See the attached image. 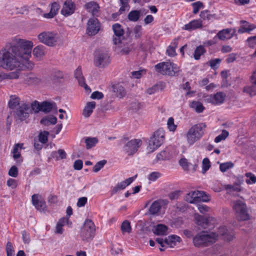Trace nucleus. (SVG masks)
Returning <instances> with one entry per match:
<instances>
[{"label":"nucleus","mask_w":256,"mask_h":256,"mask_svg":"<svg viewBox=\"0 0 256 256\" xmlns=\"http://www.w3.org/2000/svg\"><path fill=\"white\" fill-rule=\"evenodd\" d=\"M95 232L94 223L90 220H86L84 222L80 232V236L84 240H89L92 238Z\"/></svg>","instance_id":"11"},{"label":"nucleus","mask_w":256,"mask_h":256,"mask_svg":"<svg viewBox=\"0 0 256 256\" xmlns=\"http://www.w3.org/2000/svg\"><path fill=\"white\" fill-rule=\"evenodd\" d=\"M228 136L229 132L227 130H222V133L215 138L214 142L216 143H219L224 140Z\"/></svg>","instance_id":"43"},{"label":"nucleus","mask_w":256,"mask_h":256,"mask_svg":"<svg viewBox=\"0 0 256 256\" xmlns=\"http://www.w3.org/2000/svg\"><path fill=\"white\" fill-rule=\"evenodd\" d=\"M96 102L94 101L86 102L82 110V116L85 118H89L96 108Z\"/></svg>","instance_id":"25"},{"label":"nucleus","mask_w":256,"mask_h":256,"mask_svg":"<svg viewBox=\"0 0 256 256\" xmlns=\"http://www.w3.org/2000/svg\"><path fill=\"white\" fill-rule=\"evenodd\" d=\"M106 160H102L98 162L93 168V172H99L106 164Z\"/></svg>","instance_id":"55"},{"label":"nucleus","mask_w":256,"mask_h":256,"mask_svg":"<svg viewBox=\"0 0 256 256\" xmlns=\"http://www.w3.org/2000/svg\"><path fill=\"white\" fill-rule=\"evenodd\" d=\"M240 24V27L238 30V32L240 34L250 32L256 28V26L250 24L246 21H241Z\"/></svg>","instance_id":"27"},{"label":"nucleus","mask_w":256,"mask_h":256,"mask_svg":"<svg viewBox=\"0 0 256 256\" xmlns=\"http://www.w3.org/2000/svg\"><path fill=\"white\" fill-rule=\"evenodd\" d=\"M225 97L226 96L223 93L220 92L214 95L206 96L205 98V100L214 104H219L224 102Z\"/></svg>","instance_id":"18"},{"label":"nucleus","mask_w":256,"mask_h":256,"mask_svg":"<svg viewBox=\"0 0 256 256\" xmlns=\"http://www.w3.org/2000/svg\"><path fill=\"white\" fill-rule=\"evenodd\" d=\"M110 56L106 52H98L94 56V64L96 66L104 68L110 63Z\"/></svg>","instance_id":"13"},{"label":"nucleus","mask_w":256,"mask_h":256,"mask_svg":"<svg viewBox=\"0 0 256 256\" xmlns=\"http://www.w3.org/2000/svg\"><path fill=\"white\" fill-rule=\"evenodd\" d=\"M74 75L75 78L78 80L79 84L86 88L87 86L85 84L84 78L82 75L81 68H78L74 72Z\"/></svg>","instance_id":"32"},{"label":"nucleus","mask_w":256,"mask_h":256,"mask_svg":"<svg viewBox=\"0 0 256 256\" xmlns=\"http://www.w3.org/2000/svg\"><path fill=\"white\" fill-rule=\"evenodd\" d=\"M162 176V174L158 172H153L150 173L147 176L150 182H154Z\"/></svg>","instance_id":"47"},{"label":"nucleus","mask_w":256,"mask_h":256,"mask_svg":"<svg viewBox=\"0 0 256 256\" xmlns=\"http://www.w3.org/2000/svg\"><path fill=\"white\" fill-rule=\"evenodd\" d=\"M49 133L48 132L44 131L40 133L38 136V139L40 142L45 144L48 141V137Z\"/></svg>","instance_id":"56"},{"label":"nucleus","mask_w":256,"mask_h":256,"mask_svg":"<svg viewBox=\"0 0 256 256\" xmlns=\"http://www.w3.org/2000/svg\"><path fill=\"white\" fill-rule=\"evenodd\" d=\"M233 208L236 218L240 220H246L250 218V216L246 204L240 200L234 201Z\"/></svg>","instance_id":"7"},{"label":"nucleus","mask_w":256,"mask_h":256,"mask_svg":"<svg viewBox=\"0 0 256 256\" xmlns=\"http://www.w3.org/2000/svg\"><path fill=\"white\" fill-rule=\"evenodd\" d=\"M160 208V203L157 201H155L150 206L149 211L150 214H155L159 212Z\"/></svg>","instance_id":"51"},{"label":"nucleus","mask_w":256,"mask_h":256,"mask_svg":"<svg viewBox=\"0 0 256 256\" xmlns=\"http://www.w3.org/2000/svg\"><path fill=\"white\" fill-rule=\"evenodd\" d=\"M210 162L207 158H204L202 161V172L205 174L210 167Z\"/></svg>","instance_id":"50"},{"label":"nucleus","mask_w":256,"mask_h":256,"mask_svg":"<svg viewBox=\"0 0 256 256\" xmlns=\"http://www.w3.org/2000/svg\"><path fill=\"white\" fill-rule=\"evenodd\" d=\"M113 32L116 36L115 38H121L124 34V30L122 26L118 24H115L112 26Z\"/></svg>","instance_id":"39"},{"label":"nucleus","mask_w":256,"mask_h":256,"mask_svg":"<svg viewBox=\"0 0 256 256\" xmlns=\"http://www.w3.org/2000/svg\"><path fill=\"white\" fill-rule=\"evenodd\" d=\"M56 122V118L52 116H48L44 117L40 120V123L45 126L49 125L50 124H54Z\"/></svg>","instance_id":"35"},{"label":"nucleus","mask_w":256,"mask_h":256,"mask_svg":"<svg viewBox=\"0 0 256 256\" xmlns=\"http://www.w3.org/2000/svg\"><path fill=\"white\" fill-rule=\"evenodd\" d=\"M140 17V12L138 10L131 11L128 15V18L132 22H136L138 20Z\"/></svg>","instance_id":"46"},{"label":"nucleus","mask_w":256,"mask_h":256,"mask_svg":"<svg viewBox=\"0 0 256 256\" xmlns=\"http://www.w3.org/2000/svg\"><path fill=\"white\" fill-rule=\"evenodd\" d=\"M6 185L10 189L14 190L18 187V184L17 180L9 178L6 181Z\"/></svg>","instance_id":"53"},{"label":"nucleus","mask_w":256,"mask_h":256,"mask_svg":"<svg viewBox=\"0 0 256 256\" xmlns=\"http://www.w3.org/2000/svg\"><path fill=\"white\" fill-rule=\"evenodd\" d=\"M22 149H24L23 144H18L14 146L12 156L17 162L20 163L22 161L20 158V152Z\"/></svg>","instance_id":"24"},{"label":"nucleus","mask_w":256,"mask_h":256,"mask_svg":"<svg viewBox=\"0 0 256 256\" xmlns=\"http://www.w3.org/2000/svg\"><path fill=\"white\" fill-rule=\"evenodd\" d=\"M104 97V94L102 92L96 91L92 92L91 94L90 98L92 99L100 100Z\"/></svg>","instance_id":"62"},{"label":"nucleus","mask_w":256,"mask_h":256,"mask_svg":"<svg viewBox=\"0 0 256 256\" xmlns=\"http://www.w3.org/2000/svg\"><path fill=\"white\" fill-rule=\"evenodd\" d=\"M168 226L163 224H158L155 226L152 229V232L155 234L160 236L166 234L168 232Z\"/></svg>","instance_id":"29"},{"label":"nucleus","mask_w":256,"mask_h":256,"mask_svg":"<svg viewBox=\"0 0 256 256\" xmlns=\"http://www.w3.org/2000/svg\"><path fill=\"white\" fill-rule=\"evenodd\" d=\"M136 178V176L134 177H130L118 184L112 189L113 193H116L118 190L124 189L133 182Z\"/></svg>","instance_id":"21"},{"label":"nucleus","mask_w":256,"mask_h":256,"mask_svg":"<svg viewBox=\"0 0 256 256\" xmlns=\"http://www.w3.org/2000/svg\"><path fill=\"white\" fill-rule=\"evenodd\" d=\"M31 111L33 110L35 112H38L41 110V104L38 103V102H34L31 104V108H30Z\"/></svg>","instance_id":"57"},{"label":"nucleus","mask_w":256,"mask_h":256,"mask_svg":"<svg viewBox=\"0 0 256 256\" xmlns=\"http://www.w3.org/2000/svg\"><path fill=\"white\" fill-rule=\"evenodd\" d=\"M206 52L204 46H200L196 48L194 54V58L196 60L200 59V56Z\"/></svg>","instance_id":"40"},{"label":"nucleus","mask_w":256,"mask_h":256,"mask_svg":"<svg viewBox=\"0 0 256 256\" xmlns=\"http://www.w3.org/2000/svg\"><path fill=\"white\" fill-rule=\"evenodd\" d=\"M76 10L74 3L72 0H66L61 10V14L64 16H68L73 14Z\"/></svg>","instance_id":"17"},{"label":"nucleus","mask_w":256,"mask_h":256,"mask_svg":"<svg viewBox=\"0 0 256 256\" xmlns=\"http://www.w3.org/2000/svg\"><path fill=\"white\" fill-rule=\"evenodd\" d=\"M227 232L226 228L223 226L220 227L216 232H204L207 246L215 242L220 236H222L226 240H231L234 236Z\"/></svg>","instance_id":"5"},{"label":"nucleus","mask_w":256,"mask_h":256,"mask_svg":"<svg viewBox=\"0 0 256 256\" xmlns=\"http://www.w3.org/2000/svg\"><path fill=\"white\" fill-rule=\"evenodd\" d=\"M141 144L140 140H132L126 144L124 150L128 155H132L137 151Z\"/></svg>","instance_id":"16"},{"label":"nucleus","mask_w":256,"mask_h":256,"mask_svg":"<svg viewBox=\"0 0 256 256\" xmlns=\"http://www.w3.org/2000/svg\"><path fill=\"white\" fill-rule=\"evenodd\" d=\"M156 242L162 248L160 250L162 251L164 250L162 248L170 247L172 248L176 246L181 242V238L176 235L172 234L168 236L164 240L161 238H158L156 239Z\"/></svg>","instance_id":"12"},{"label":"nucleus","mask_w":256,"mask_h":256,"mask_svg":"<svg viewBox=\"0 0 256 256\" xmlns=\"http://www.w3.org/2000/svg\"><path fill=\"white\" fill-rule=\"evenodd\" d=\"M221 60L219 58L210 60L208 62V64L212 68L215 69L218 68Z\"/></svg>","instance_id":"60"},{"label":"nucleus","mask_w":256,"mask_h":256,"mask_svg":"<svg viewBox=\"0 0 256 256\" xmlns=\"http://www.w3.org/2000/svg\"><path fill=\"white\" fill-rule=\"evenodd\" d=\"M34 46L32 41L18 38H14L6 44L0 50V66L7 70H16V71L0 72V82L16 79L20 76V70L34 68V63L30 60Z\"/></svg>","instance_id":"1"},{"label":"nucleus","mask_w":256,"mask_h":256,"mask_svg":"<svg viewBox=\"0 0 256 256\" xmlns=\"http://www.w3.org/2000/svg\"><path fill=\"white\" fill-rule=\"evenodd\" d=\"M8 175L13 178H16L18 176V169L16 166H12L8 171Z\"/></svg>","instance_id":"59"},{"label":"nucleus","mask_w":256,"mask_h":256,"mask_svg":"<svg viewBox=\"0 0 256 256\" xmlns=\"http://www.w3.org/2000/svg\"><path fill=\"white\" fill-rule=\"evenodd\" d=\"M68 218H60L56 224V226L55 232L58 234H62L64 231L63 226L68 224Z\"/></svg>","instance_id":"30"},{"label":"nucleus","mask_w":256,"mask_h":256,"mask_svg":"<svg viewBox=\"0 0 256 256\" xmlns=\"http://www.w3.org/2000/svg\"><path fill=\"white\" fill-rule=\"evenodd\" d=\"M246 182L249 185L256 183V176L252 172H246L244 174Z\"/></svg>","instance_id":"41"},{"label":"nucleus","mask_w":256,"mask_h":256,"mask_svg":"<svg viewBox=\"0 0 256 256\" xmlns=\"http://www.w3.org/2000/svg\"><path fill=\"white\" fill-rule=\"evenodd\" d=\"M8 105L12 109L16 108L20 106L16 114L21 120L27 118L31 112L30 105L21 101L20 98L16 96H10Z\"/></svg>","instance_id":"3"},{"label":"nucleus","mask_w":256,"mask_h":256,"mask_svg":"<svg viewBox=\"0 0 256 256\" xmlns=\"http://www.w3.org/2000/svg\"><path fill=\"white\" fill-rule=\"evenodd\" d=\"M60 8V4L57 2H52L50 4V11L48 13L44 14L43 16L46 18H52L58 13Z\"/></svg>","instance_id":"22"},{"label":"nucleus","mask_w":256,"mask_h":256,"mask_svg":"<svg viewBox=\"0 0 256 256\" xmlns=\"http://www.w3.org/2000/svg\"><path fill=\"white\" fill-rule=\"evenodd\" d=\"M88 201V198L86 197H82L78 199L77 202V206L79 208L84 206Z\"/></svg>","instance_id":"63"},{"label":"nucleus","mask_w":256,"mask_h":256,"mask_svg":"<svg viewBox=\"0 0 256 256\" xmlns=\"http://www.w3.org/2000/svg\"><path fill=\"white\" fill-rule=\"evenodd\" d=\"M202 22L200 20H194L184 25V28L187 30H192L202 27Z\"/></svg>","instance_id":"28"},{"label":"nucleus","mask_w":256,"mask_h":256,"mask_svg":"<svg viewBox=\"0 0 256 256\" xmlns=\"http://www.w3.org/2000/svg\"><path fill=\"white\" fill-rule=\"evenodd\" d=\"M86 9L94 16L98 14L100 8L98 4L95 2L92 1L85 4Z\"/></svg>","instance_id":"23"},{"label":"nucleus","mask_w":256,"mask_h":256,"mask_svg":"<svg viewBox=\"0 0 256 256\" xmlns=\"http://www.w3.org/2000/svg\"><path fill=\"white\" fill-rule=\"evenodd\" d=\"M185 200L190 204H196L200 202H208L210 198V196L202 191L192 190L186 194Z\"/></svg>","instance_id":"8"},{"label":"nucleus","mask_w":256,"mask_h":256,"mask_svg":"<svg viewBox=\"0 0 256 256\" xmlns=\"http://www.w3.org/2000/svg\"><path fill=\"white\" fill-rule=\"evenodd\" d=\"M242 92L244 94L253 96L256 94V90L254 86L251 85L246 86L244 87Z\"/></svg>","instance_id":"42"},{"label":"nucleus","mask_w":256,"mask_h":256,"mask_svg":"<svg viewBox=\"0 0 256 256\" xmlns=\"http://www.w3.org/2000/svg\"><path fill=\"white\" fill-rule=\"evenodd\" d=\"M190 106L198 113L202 112L204 108L202 104L197 101H193L191 102L190 104Z\"/></svg>","instance_id":"37"},{"label":"nucleus","mask_w":256,"mask_h":256,"mask_svg":"<svg viewBox=\"0 0 256 256\" xmlns=\"http://www.w3.org/2000/svg\"><path fill=\"white\" fill-rule=\"evenodd\" d=\"M198 208L200 212L202 214H204L208 212L210 210V208L206 206V205L204 204H199L198 206Z\"/></svg>","instance_id":"61"},{"label":"nucleus","mask_w":256,"mask_h":256,"mask_svg":"<svg viewBox=\"0 0 256 256\" xmlns=\"http://www.w3.org/2000/svg\"><path fill=\"white\" fill-rule=\"evenodd\" d=\"M34 56L38 60H42L46 54V48L42 45H38L32 50Z\"/></svg>","instance_id":"20"},{"label":"nucleus","mask_w":256,"mask_h":256,"mask_svg":"<svg viewBox=\"0 0 256 256\" xmlns=\"http://www.w3.org/2000/svg\"><path fill=\"white\" fill-rule=\"evenodd\" d=\"M193 242L196 246H207L206 238L204 236V232L196 236L193 240Z\"/></svg>","instance_id":"31"},{"label":"nucleus","mask_w":256,"mask_h":256,"mask_svg":"<svg viewBox=\"0 0 256 256\" xmlns=\"http://www.w3.org/2000/svg\"><path fill=\"white\" fill-rule=\"evenodd\" d=\"M83 166V162L82 160H76L74 164V169L76 170H80Z\"/></svg>","instance_id":"64"},{"label":"nucleus","mask_w":256,"mask_h":256,"mask_svg":"<svg viewBox=\"0 0 256 256\" xmlns=\"http://www.w3.org/2000/svg\"><path fill=\"white\" fill-rule=\"evenodd\" d=\"M37 38L40 42L49 47H54L60 42V35L54 31H43L38 34Z\"/></svg>","instance_id":"4"},{"label":"nucleus","mask_w":256,"mask_h":256,"mask_svg":"<svg viewBox=\"0 0 256 256\" xmlns=\"http://www.w3.org/2000/svg\"><path fill=\"white\" fill-rule=\"evenodd\" d=\"M100 29V24L96 18H92L88 20L87 25L86 32L90 36L96 34Z\"/></svg>","instance_id":"14"},{"label":"nucleus","mask_w":256,"mask_h":256,"mask_svg":"<svg viewBox=\"0 0 256 256\" xmlns=\"http://www.w3.org/2000/svg\"><path fill=\"white\" fill-rule=\"evenodd\" d=\"M234 166V164L230 162L220 163V169L222 172H224L229 169L232 168Z\"/></svg>","instance_id":"48"},{"label":"nucleus","mask_w":256,"mask_h":256,"mask_svg":"<svg viewBox=\"0 0 256 256\" xmlns=\"http://www.w3.org/2000/svg\"><path fill=\"white\" fill-rule=\"evenodd\" d=\"M200 16L204 20H211L214 18V15L211 14L210 12L206 10L201 12Z\"/></svg>","instance_id":"52"},{"label":"nucleus","mask_w":256,"mask_h":256,"mask_svg":"<svg viewBox=\"0 0 256 256\" xmlns=\"http://www.w3.org/2000/svg\"><path fill=\"white\" fill-rule=\"evenodd\" d=\"M235 29L227 28L219 32L216 36L220 40H224L231 38L236 33Z\"/></svg>","instance_id":"19"},{"label":"nucleus","mask_w":256,"mask_h":256,"mask_svg":"<svg viewBox=\"0 0 256 256\" xmlns=\"http://www.w3.org/2000/svg\"><path fill=\"white\" fill-rule=\"evenodd\" d=\"M155 68L158 72L162 74H172L178 71V66L170 62L159 63L155 66Z\"/></svg>","instance_id":"10"},{"label":"nucleus","mask_w":256,"mask_h":256,"mask_svg":"<svg viewBox=\"0 0 256 256\" xmlns=\"http://www.w3.org/2000/svg\"><path fill=\"white\" fill-rule=\"evenodd\" d=\"M171 157V155L170 153L166 151L163 150L159 152L156 157V160H164L170 158Z\"/></svg>","instance_id":"44"},{"label":"nucleus","mask_w":256,"mask_h":256,"mask_svg":"<svg viewBox=\"0 0 256 256\" xmlns=\"http://www.w3.org/2000/svg\"><path fill=\"white\" fill-rule=\"evenodd\" d=\"M167 128L169 132H174L178 128V124L175 123L174 120L172 117H170L166 122Z\"/></svg>","instance_id":"36"},{"label":"nucleus","mask_w":256,"mask_h":256,"mask_svg":"<svg viewBox=\"0 0 256 256\" xmlns=\"http://www.w3.org/2000/svg\"><path fill=\"white\" fill-rule=\"evenodd\" d=\"M32 203L38 210H43L45 208L44 202L38 194H34L32 196Z\"/></svg>","instance_id":"26"},{"label":"nucleus","mask_w":256,"mask_h":256,"mask_svg":"<svg viewBox=\"0 0 256 256\" xmlns=\"http://www.w3.org/2000/svg\"><path fill=\"white\" fill-rule=\"evenodd\" d=\"M114 48V51L120 54H127L132 50V46L122 38H113Z\"/></svg>","instance_id":"9"},{"label":"nucleus","mask_w":256,"mask_h":256,"mask_svg":"<svg viewBox=\"0 0 256 256\" xmlns=\"http://www.w3.org/2000/svg\"><path fill=\"white\" fill-rule=\"evenodd\" d=\"M165 138V131L162 128L158 129L150 137L147 146V150L154 152L164 142Z\"/></svg>","instance_id":"6"},{"label":"nucleus","mask_w":256,"mask_h":256,"mask_svg":"<svg viewBox=\"0 0 256 256\" xmlns=\"http://www.w3.org/2000/svg\"><path fill=\"white\" fill-rule=\"evenodd\" d=\"M206 125L202 123L197 124L191 126L186 134L187 144L192 146L198 142L204 136Z\"/></svg>","instance_id":"2"},{"label":"nucleus","mask_w":256,"mask_h":256,"mask_svg":"<svg viewBox=\"0 0 256 256\" xmlns=\"http://www.w3.org/2000/svg\"><path fill=\"white\" fill-rule=\"evenodd\" d=\"M55 106L54 102H44L41 103V111L45 112H50Z\"/></svg>","instance_id":"38"},{"label":"nucleus","mask_w":256,"mask_h":256,"mask_svg":"<svg viewBox=\"0 0 256 256\" xmlns=\"http://www.w3.org/2000/svg\"><path fill=\"white\" fill-rule=\"evenodd\" d=\"M112 90L115 94L120 98H123L126 95V91L124 88L120 84H116L112 86Z\"/></svg>","instance_id":"33"},{"label":"nucleus","mask_w":256,"mask_h":256,"mask_svg":"<svg viewBox=\"0 0 256 256\" xmlns=\"http://www.w3.org/2000/svg\"><path fill=\"white\" fill-rule=\"evenodd\" d=\"M121 230L123 234L130 233L132 231L130 222L128 220L124 221L121 225Z\"/></svg>","instance_id":"45"},{"label":"nucleus","mask_w":256,"mask_h":256,"mask_svg":"<svg viewBox=\"0 0 256 256\" xmlns=\"http://www.w3.org/2000/svg\"><path fill=\"white\" fill-rule=\"evenodd\" d=\"M194 218L195 222L198 225L204 228H206L210 222H214L216 221L214 218L212 216H208L204 217L198 213L194 214Z\"/></svg>","instance_id":"15"},{"label":"nucleus","mask_w":256,"mask_h":256,"mask_svg":"<svg viewBox=\"0 0 256 256\" xmlns=\"http://www.w3.org/2000/svg\"><path fill=\"white\" fill-rule=\"evenodd\" d=\"M6 250L7 256L14 255V248L11 242H8L6 244Z\"/></svg>","instance_id":"58"},{"label":"nucleus","mask_w":256,"mask_h":256,"mask_svg":"<svg viewBox=\"0 0 256 256\" xmlns=\"http://www.w3.org/2000/svg\"><path fill=\"white\" fill-rule=\"evenodd\" d=\"M51 158H54L56 160L64 159L66 158V152L62 149L58 151L53 152L51 154Z\"/></svg>","instance_id":"34"},{"label":"nucleus","mask_w":256,"mask_h":256,"mask_svg":"<svg viewBox=\"0 0 256 256\" xmlns=\"http://www.w3.org/2000/svg\"><path fill=\"white\" fill-rule=\"evenodd\" d=\"M98 142V140L96 138H88L85 140L87 148H90L95 146Z\"/></svg>","instance_id":"49"},{"label":"nucleus","mask_w":256,"mask_h":256,"mask_svg":"<svg viewBox=\"0 0 256 256\" xmlns=\"http://www.w3.org/2000/svg\"><path fill=\"white\" fill-rule=\"evenodd\" d=\"M192 6L193 7V12L194 14H196L200 9L204 8V4L200 1L192 3Z\"/></svg>","instance_id":"54"}]
</instances>
